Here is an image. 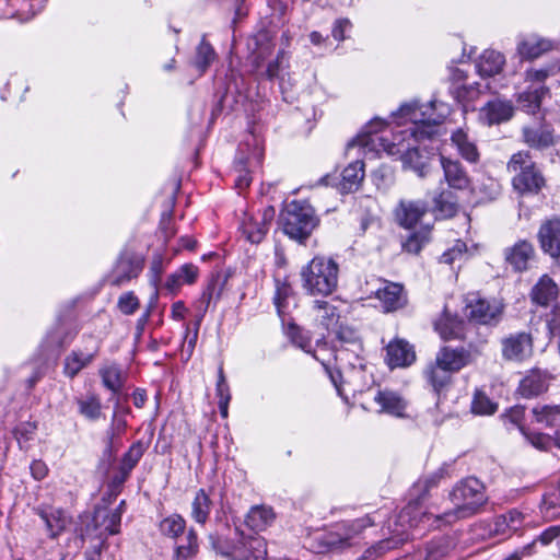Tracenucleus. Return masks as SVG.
Segmentation results:
<instances>
[{
	"mask_svg": "<svg viewBox=\"0 0 560 560\" xmlns=\"http://www.w3.org/2000/svg\"><path fill=\"white\" fill-rule=\"evenodd\" d=\"M498 405L493 402L483 392L476 390L471 401V411L476 415H492L497 411Z\"/></svg>",
	"mask_w": 560,
	"mask_h": 560,
	"instance_id": "13d9d810",
	"label": "nucleus"
},
{
	"mask_svg": "<svg viewBox=\"0 0 560 560\" xmlns=\"http://www.w3.org/2000/svg\"><path fill=\"white\" fill-rule=\"evenodd\" d=\"M212 548L230 560H261L267 556V542L257 534L245 535L237 527L232 539L210 535Z\"/></svg>",
	"mask_w": 560,
	"mask_h": 560,
	"instance_id": "423d86ee",
	"label": "nucleus"
},
{
	"mask_svg": "<svg viewBox=\"0 0 560 560\" xmlns=\"http://www.w3.org/2000/svg\"><path fill=\"white\" fill-rule=\"evenodd\" d=\"M423 376L436 395L447 389L453 380V373L444 365L439 364L436 359L427 364Z\"/></svg>",
	"mask_w": 560,
	"mask_h": 560,
	"instance_id": "bb28decb",
	"label": "nucleus"
},
{
	"mask_svg": "<svg viewBox=\"0 0 560 560\" xmlns=\"http://www.w3.org/2000/svg\"><path fill=\"white\" fill-rule=\"evenodd\" d=\"M501 418L505 425L512 424L513 427H516L521 433L523 434V429H527L524 425V418H525V407L521 405H515L509 409H506L502 415Z\"/></svg>",
	"mask_w": 560,
	"mask_h": 560,
	"instance_id": "bf43d9fd",
	"label": "nucleus"
},
{
	"mask_svg": "<svg viewBox=\"0 0 560 560\" xmlns=\"http://www.w3.org/2000/svg\"><path fill=\"white\" fill-rule=\"evenodd\" d=\"M451 140L464 160L469 163H477L479 161L480 153L477 145L468 139V136L462 129L454 131Z\"/></svg>",
	"mask_w": 560,
	"mask_h": 560,
	"instance_id": "f704fd0d",
	"label": "nucleus"
},
{
	"mask_svg": "<svg viewBox=\"0 0 560 560\" xmlns=\"http://www.w3.org/2000/svg\"><path fill=\"white\" fill-rule=\"evenodd\" d=\"M435 156L433 148L421 147V142L417 145L407 143L406 152L401 155L404 167H409L419 177H425L431 170V162Z\"/></svg>",
	"mask_w": 560,
	"mask_h": 560,
	"instance_id": "4468645a",
	"label": "nucleus"
},
{
	"mask_svg": "<svg viewBox=\"0 0 560 560\" xmlns=\"http://www.w3.org/2000/svg\"><path fill=\"white\" fill-rule=\"evenodd\" d=\"M100 376L103 385L114 395L120 393L125 385V377L121 369L117 364H112L100 370Z\"/></svg>",
	"mask_w": 560,
	"mask_h": 560,
	"instance_id": "ea45409f",
	"label": "nucleus"
},
{
	"mask_svg": "<svg viewBox=\"0 0 560 560\" xmlns=\"http://www.w3.org/2000/svg\"><path fill=\"white\" fill-rule=\"evenodd\" d=\"M529 296L534 304L548 307L557 301L559 287L551 277L542 275L532 288Z\"/></svg>",
	"mask_w": 560,
	"mask_h": 560,
	"instance_id": "a878e982",
	"label": "nucleus"
},
{
	"mask_svg": "<svg viewBox=\"0 0 560 560\" xmlns=\"http://www.w3.org/2000/svg\"><path fill=\"white\" fill-rule=\"evenodd\" d=\"M374 401L380 405L381 412L392 415L394 417L402 418L406 416L408 400L398 392L384 388L380 389Z\"/></svg>",
	"mask_w": 560,
	"mask_h": 560,
	"instance_id": "393cba45",
	"label": "nucleus"
},
{
	"mask_svg": "<svg viewBox=\"0 0 560 560\" xmlns=\"http://www.w3.org/2000/svg\"><path fill=\"white\" fill-rule=\"evenodd\" d=\"M439 364L447 368L453 374L471 364L474 355L470 348L464 346L451 347L444 346L435 354Z\"/></svg>",
	"mask_w": 560,
	"mask_h": 560,
	"instance_id": "dca6fc26",
	"label": "nucleus"
},
{
	"mask_svg": "<svg viewBox=\"0 0 560 560\" xmlns=\"http://www.w3.org/2000/svg\"><path fill=\"white\" fill-rule=\"evenodd\" d=\"M399 114L409 119L412 122L411 126L386 135L383 130L385 128L383 120H371L364 126L361 133L348 142L347 149L353 147L376 149L378 145L390 155H402L407 149V144H405L407 140L420 143L436 133V127L448 116L450 107L438 101H431L424 108L412 103L402 105L399 108Z\"/></svg>",
	"mask_w": 560,
	"mask_h": 560,
	"instance_id": "f257e3e1",
	"label": "nucleus"
},
{
	"mask_svg": "<svg viewBox=\"0 0 560 560\" xmlns=\"http://www.w3.org/2000/svg\"><path fill=\"white\" fill-rule=\"evenodd\" d=\"M454 508L445 512L441 518L451 523L478 514L488 502L486 486L475 477L458 481L450 492Z\"/></svg>",
	"mask_w": 560,
	"mask_h": 560,
	"instance_id": "f03ea898",
	"label": "nucleus"
},
{
	"mask_svg": "<svg viewBox=\"0 0 560 560\" xmlns=\"http://www.w3.org/2000/svg\"><path fill=\"white\" fill-rule=\"evenodd\" d=\"M186 520L178 513H173L159 523L160 533L171 539H177L185 533Z\"/></svg>",
	"mask_w": 560,
	"mask_h": 560,
	"instance_id": "79ce46f5",
	"label": "nucleus"
},
{
	"mask_svg": "<svg viewBox=\"0 0 560 560\" xmlns=\"http://www.w3.org/2000/svg\"><path fill=\"white\" fill-rule=\"evenodd\" d=\"M537 242L541 252L549 256L560 269V218L544 220L537 231Z\"/></svg>",
	"mask_w": 560,
	"mask_h": 560,
	"instance_id": "f8f14e48",
	"label": "nucleus"
},
{
	"mask_svg": "<svg viewBox=\"0 0 560 560\" xmlns=\"http://www.w3.org/2000/svg\"><path fill=\"white\" fill-rule=\"evenodd\" d=\"M143 258L135 252L121 250L109 276V283L120 287L138 278L143 269Z\"/></svg>",
	"mask_w": 560,
	"mask_h": 560,
	"instance_id": "9b49d317",
	"label": "nucleus"
},
{
	"mask_svg": "<svg viewBox=\"0 0 560 560\" xmlns=\"http://www.w3.org/2000/svg\"><path fill=\"white\" fill-rule=\"evenodd\" d=\"M548 373L539 369H532L520 381L517 394L523 398L532 399L548 390Z\"/></svg>",
	"mask_w": 560,
	"mask_h": 560,
	"instance_id": "412c9836",
	"label": "nucleus"
},
{
	"mask_svg": "<svg viewBox=\"0 0 560 560\" xmlns=\"http://www.w3.org/2000/svg\"><path fill=\"white\" fill-rule=\"evenodd\" d=\"M234 172L236 173V176L234 179L235 187L241 192L242 190L246 189L250 185V182H252L249 171L246 167V162L244 160L235 161Z\"/></svg>",
	"mask_w": 560,
	"mask_h": 560,
	"instance_id": "69168bd1",
	"label": "nucleus"
},
{
	"mask_svg": "<svg viewBox=\"0 0 560 560\" xmlns=\"http://www.w3.org/2000/svg\"><path fill=\"white\" fill-rule=\"evenodd\" d=\"M145 448L147 447L142 441L132 443L129 450L124 454L119 466L131 472L143 456Z\"/></svg>",
	"mask_w": 560,
	"mask_h": 560,
	"instance_id": "4d7b16f0",
	"label": "nucleus"
},
{
	"mask_svg": "<svg viewBox=\"0 0 560 560\" xmlns=\"http://www.w3.org/2000/svg\"><path fill=\"white\" fill-rule=\"evenodd\" d=\"M36 514L44 521L49 537H58L67 527L69 521L62 510L54 508L37 509Z\"/></svg>",
	"mask_w": 560,
	"mask_h": 560,
	"instance_id": "c85d7f7f",
	"label": "nucleus"
},
{
	"mask_svg": "<svg viewBox=\"0 0 560 560\" xmlns=\"http://www.w3.org/2000/svg\"><path fill=\"white\" fill-rule=\"evenodd\" d=\"M279 222L289 238L304 244L318 228L320 219L310 202L293 200L281 211Z\"/></svg>",
	"mask_w": 560,
	"mask_h": 560,
	"instance_id": "39448f33",
	"label": "nucleus"
},
{
	"mask_svg": "<svg viewBox=\"0 0 560 560\" xmlns=\"http://www.w3.org/2000/svg\"><path fill=\"white\" fill-rule=\"evenodd\" d=\"M273 209L266 210L261 222H247L244 224V234L253 244H259L268 232V221L273 217Z\"/></svg>",
	"mask_w": 560,
	"mask_h": 560,
	"instance_id": "a19ab883",
	"label": "nucleus"
},
{
	"mask_svg": "<svg viewBox=\"0 0 560 560\" xmlns=\"http://www.w3.org/2000/svg\"><path fill=\"white\" fill-rule=\"evenodd\" d=\"M174 553L175 555H186V556H198V553H199L198 535L194 528L188 529L186 537H185V542L177 545L174 548Z\"/></svg>",
	"mask_w": 560,
	"mask_h": 560,
	"instance_id": "052dcab7",
	"label": "nucleus"
},
{
	"mask_svg": "<svg viewBox=\"0 0 560 560\" xmlns=\"http://www.w3.org/2000/svg\"><path fill=\"white\" fill-rule=\"evenodd\" d=\"M88 340L92 343L90 352L84 353L81 350H73L65 359L63 373L70 378L75 377L81 370L86 368L98 352V341L93 336H88Z\"/></svg>",
	"mask_w": 560,
	"mask_h": 560,
	"instance_id": "5701e85b",
	"label": "nucleus"
},
{
	"mask_svg": "<svg viewBox=\"0 0 560 560\" xmlns=\"http://www.w3.org/2000/svg\"><path fill=\"white\" fill-rule=\"evenodd\" d=\"M416 358L413 346L404 339H395L386 347L385 361L392 370L410 366Z\"/></svg>",
	"mask_w": 560,
	"mask_h": 560,
	"instance_id": "6ab92c4d",
	"label": "nucleus"
},
{
	"mask_svg": "<svg viewBox=\"0 0 560 560\" xmlns=\"http://www.w3.org/2000/svg\"><path fill=\"white\" fill-rule=\"evenodd\" d=\"M79 413L89 421H96L102 416V402L98 396L91 394L77 399Z\"/></svg>",
	"mask_w": 560,
	"mask_h": 560,
	"instance_id": "37998d69",
	"label": "nucleus"
},
{
	"mask_svg": "<svg viewBox=\"0 0 560 560\" xmlns=\"http://www.w3.org/2000/svg\"><path fill=\"white\" fill-rule=\"evenodd\" d=\"M467 253V245L458 240L455 244L442 254L440 261L447 265H453L456 260H462Z\"/></svg>",
	"mask_w": 560,
	"mask_h": 560,
	"instance_id": "e2e57ef3",
	"label": "nucleus"
},
{
	"mask_svg": "<svg viewBox=\"0 0 560 560\" xmlns=\"http://www.w3.org/2000/svg\"><path fill=\"white\" fill-rule=\"evenodd\" d=\"M215 59V51L213 47L202 37L201 42L196 48V56L192 60V66L197 69L199 74L207 71L210 65Z\"/></svg>",
	"mask_w": 560,
	"mask_h": 560,
	"instance_id": "c03bdc74",
	"label": "nucleus"
},
{
	"mask_svg": "<svg viewBox=\"0 0 560 560\" xmlns=\"http://www.w3.org/2000/svg\"><path fill=\"white\" fill-rule=\"evenodd\" d=\"M229 275L222 271H213L211 272L207 285L203 289L206 294H209L210 298L213 299L214 304L220 300L221 294L225 288L228 282Z\"/></svg>",
	"mask_w": 560,
	"mask_h": 560,
	"instance_id": "6e6d98bb",
	"label": "nucleus"
},
{
	"mask_svg": "<svg viewBox=\"0 0 560 560\" xmlns=\"http://www.w3.org/2000/svg\"><path fill=\"white\" fill-rule=\"evenodd\" d=\"M285 335L294 346L301 348L305 352H311L312 334L310 330L304 329L295 323H290L285 328Z\"/></svg>",
	"mask_w": 560,
	"mask_h": 560,
	"instance_id": "49530a36",
	"label": "nucleus"
},
{
	"mask_svg": "<svg viewBox=\"0 0 560 560\" xmlns=\"http://www.w3.org/2000/svg\"><path fill=\"white\" fill-rule=\"evenodd\" d=\"M285 59H287L285 50L284 49L279 50L276 59L269 61L266 70L258 74L260 78H264L269 81L279 79L280 90L283 95H285L287 86H285V74L284 73L281 74V71H283L284 68L288 67V65H285Z\"/></svg>",
	"mask_w": 560,
	"mask_h": 560,
	"instance_id": "72a5a7b5",
	"label": "nucleus"
},
{
	"mask_svg": "<svg viewBox=\"0 0 560 560\" xmlns=\"http://www.w3.org/2000/svg\"><path fill=\"white\" fill-rule=\"evenodd\" d=\"M375 298L386 313L396 312L407 306L408 294L405 287L398 282L383 281V287L375 292Z\"/></svg>",
	"mask_w": 560,
	"mask_h": 560,
	"instance_id": "2eb2a0df",
	"label": "nucleus"
},
{
	"mask_svg": "<svg viewBox=\"0 0 560 560\" xmlns=\"http://www.w3.org/2000/svg\"><path fill=\"white\" fill-rule=\"evenodd\" d=\"M508 172L513 174L512 186L521 195L538 194L545 186L542 173L528 151L514 153L508 162Z\"/></svg>",
	"mask_w": 560,
	"mask_h": 560,
	"instance_id": "0eeeda50",
	"label": "nucleus"
},
{
	"mask_svg": "<svg viewBox=\"0 0 560 560\" xmlns=\"http://www.w3.org/2000/svg\"><path fill=\"white\" fill-rule=\"evenodd\" d=\"M441 478L442 472L436 471L425 478L419 479L413 485L411 494L415 495L416 498L410 500V502L400 511V513L397 516V522L401 528L396 529L397 534L394 537L381 540L377 544V548L380 550L385 551L394 549L406 541V527H413L417 525L418 520L417 516L415 515L416 511L425 500L430 489L438 486Z\"/></svg>",
	"mask_w": 560,
	"mask_h": 560,
	"instance_id": "20e7f679",
	"label": "nucleus"
},
{
	"mask_svg": "<svg viewBox=\"0 0 560 560\" xmlns=\"http://www.w3.org/2000/svg\"><path fill=\"white\" fill-rule=\"evenodd\" d=\"M551 49V43L547 39L529 36L517 45V51L523 59L533 60Z\"/></svg>",
	"mask_w": 560,
	"mask_h": 560,
	"instance_id": "473e14b6",
	"label": "nucleus"
},
{
	"mask_svg": "<svg viewBox=\"0 0 560 560\" xmlns=\"http://www.w3.org/2000/svg\"><path fill=\"white\" fill-rule=\"evenodd\" d=\"M276 291L273 303L279 315H282L288 307L289 299L293 296L294 290L287 279H276Z\"/></svg>",
	"mask_w": 560,
	"mask_h": 560,
	"instance_id": "3c124183",
	"label": "nucleus"
},
{
	"mask_svg": "<svg viewBox=\"0 0 560 560\" xmlns=\"http://www.w3.org/2000/svg\"><path fill=\"white\" fill-rule=\"evenodd\" d=\"M335 335H336V340L340 345V348H346V347L350 346L353 348V351L361 350V348H362L361 339H360L358 331L354 328H352L348 325L340 324L338 326Z\"/></svg>",
	"mask_w": 560,
	"mask_h": 560,
	"instance_id": "864d4df0",
	"label": "nucleus"
},
{
	"mask_svg": "<svg viewBox=\"0 0 560 560\" xmlns=\"http://www.w3.org/2000/svg\"><path fill=\"white\" fill-rule=\"evenodd\" d=\"M372 525H374V521L366 514L360 518L342 522L334 530L323 533L316 539L324 547V551L345 549L350 547L352 540Z\"/></svg>",
	"mask_w": 560,
	"mask_h": 560,
	"instance_id": "6e6552de",
	"label": "nucleus"
},
{
	"mask_svg": "<svg viewBox=\"0 0 560 560\" xmlns=\"http://www.w3.org/2000/svg\"><path fill=\"white\" fill-rule=\"evenodd\" d=\"M430 242V228L424 226L410 233L402 242V248L409 254H419L423 246Z\"/></svg>",
	"mask_w": 560,
	"mask_h": 560,
	"instance_id": "09e8293b",
	"label": "nucleus"
},
{
	"mask_svg": "<svg viewBox=\"0 0 560 560\" xmlns=\"http://www.w3.org/2000/svg\"><path fill=\"white\" fill-rule=\"evenodd\" d=\"M440 163L443 170L444 179L450 188L465 190L470 187V177L458 160L440 155Z\"/></svg>",
	"mask_w": 560,
	"mask_h": 560,
	"instance_id": "aec40b11",
	"label": "nucleus"
},
{
	"mask_svg": "<svg viewBox=\"0 0 560 560\" xmlns=\"http://www.w3.org/2000/svg\"><path fill=\"white\" fill-rule=\"evenodd\" d=\"M469 320L480 325L497 326L504 312V304L495 300L481 298L470 299L466 305Z\"/></svg>",
	"mask_w": 560,
	"mask_h": 560,
	"instance_id": "9d476101",
	"label": "nucleus"
},
{
	"mask_svg": "<svg viewBox=\"0 0 560 560\" xmlns=\"http://www.w3.org/2000/svg\"><path fill=\"white\" fill-rule=\"evenodd\" d=\"M302 288L313 296H327L336 291L339 265L327 256H315L300 271Z\"/></svg>",
	"mask_w": 560,
	"mask_h": 560,
	"instance_id": "7ed1b4c3",
	"label": "nucleus"
},
{
	"mask_svg": "<svg viewBox=\"0 0 560 560\" xmlns=\"http://www.w3.org/2000/svg\"><path fill=\"white\" fill-rule=\"evenodd\" d=\"M466 322L453 316L445 307L441 317L434 322V329L443 340H464L466 338Z\"/></svg>",
	"mask_w": 560,
	"mask_h": 560,
	"instance_id": "4be33fe9",
	"label": "nucleus"
},
{
	"mask_svg": "<svg viewBox=\"0 0 560 560\" xmlns=\"http://www.w3.org/2000/svg\"><path fill=\"white\" fill-rule=\"evenodd\" d=\"M533 422L551 428L560 422V405L537 404L532 408Z\"/></svg>",
	"mask_w": 560,
	"mask_h": 560,
	"instance_id": "c9c22d12",
	"label": "nucleus"
},
{
	"mask_svg": "<svg viewBox=\"0 0 560 560\" xmlns=\"http://www.w3.org/2000/svg\"><path fill=\"white\" fill-rule=\"evenodd\" d=\"M37 430V425L35 422H21L15 427L13 433L21 448L24 447V444L33 439Z\"/></svg>",
	"mask_w": 560,
	"mask_h": 560,
	"instance_id": "338daca9",
	"label": "nucleus"
},
{
	"mask_svg": "<svg viewBox=\"0 0 560 560\" xmlns=\"http://www.w3.org/2000/svg\"><path fill=\"white\" fill-rule=\"evenodd\" d=\"M522 139L529 148L538 151L553 145V131L544 124H534L522 128Z\"/></svg>",
	"mask_w": 560,
	"mask_h": 560,
	"instance_id": "b1692460",
	"label": "nucleus"
},
{
	"mask_svg": "<svg viewBox=\"0 0 560 560\" xmlns=\"http://www.w3.org/2000/svg\"><path fill=\"white\" fill-rule=\"evenodd\" d=\"M523 435L530 445L539 451H548L552 445V436L541 432H530L528 429H523Z\"/></svg>",
	"mask_w": 560,
	"mask_h": 560,
	"instance_id": "680f3d73",
	"label": "nucleus"
},
{
	"mask_svg": "<svg viewBox=\"0 0 560 560\" xmlns=\"http://www.w3.org/2000/svg\"><path fill=\"white\" fill-rule=\"evenodd\" d=\"M504 63L505 58L501 52L487 49L478 58L476 68L480 77L489 78L500 73Z\"/></svg>",
	"mask_w": 560,
	"mask_h": 560,
	"instance_id": "c756f323",
	"label": "nucleus"
},
{
	"mask_svg": "<svg viewBox=\"0 0 560 560\" xmlns=\"http://www.w3.org/2000/svg\"><path fill=\"white\" fill-rule=\"evenodd\" d=\"M255 50L254 51V67L256 70L261 65V61L265 59L267 55L272 51V45H270V36L267 31H260L254 36Z\"/></svg>",
	"mask_w": 560,
	"mask_h": 560,
	"instance_id": "5fc2aeb1",
	"label": "nucleus"
},
{
	"mask_svg": "<svg viewBox=\"0 0 560 560\" xmlns=\"http://www.w3.org/2000/svg\"><path fill=\"white\" fill-rule=\"evenodd\" d=\"M475 189L482 201H493L502 192L500 182L489 175H482Z\"/></svg>",
	"mask_w": 560,
	"mask_h": 560,
	"instance_id": "de8ad7c7",
	"label": "nucleus"
},
{
	"mask_svg": "<svg viewBox=\"0 0 560 560\" xmlns=\"http://www.w3.org/2000/svg\"><path fill=\"white\" fill-rule=\"evenodd\" d=\"M504 261L514 272L527 271L535 259L536 250L528 240H518L503 249Z\"/></svg>",
	"mask_w": 560,
	"mask_h": 560,
	"instance_id": "ddd939ff",
	"label": "nucleus"
},
{
	"mask_svg": "<svg viewBox=\"0 0 560 560\" xmlns=\"http://www.w3.org/2000/svg\"><path fill=\"white\" fill-rule=\"evenodd\" d=\"M532 329L509 332L500 338L501 358L506 362L523 363L534 355Z\"/></svg>",
	"mask_w": 560,
	"mask_h": 560,
	"instance_id": "1a4fd4ad",
	"label": "nucleus"
},
{
	"mask_svg": "<svg viewBox=\"0 0 560 560\" xmlns=\"http://www.w3.org/2000/svg\"><path fill=\"white\" fill-rule=\"evenodd\" d=\"M139 306V299L132 291L122 293L117 302L118 310L125 315H132Z\"/></svg>",
	"mask_w": 560,
	"mask_h": 560,
	"instance_id": "0e129e2a",
	"label": "nucleus"
},
{
	"mask_svg": "<svg viewBox=\"0 0 560 560\" xmlns=\"http://www.w3.org/2000/svg\"><path fill=\"white\" fill-rule=\"evenodd\" d=\"M428 211L429 203L425 200L402 199L395 210V215L400 226L413 229Z\"/></svg>",
	"mask_w": 560,
	"mask_h": 560,
	"instance_id": "f3484780",
	"label": "nucleus"
},
{
	"mask_svg": "<svg viewBox=\"0 0 560 560\" xmlns=\"http://www.w3.org/2000/svg\"><path fill=\"white\" fill-rule=\"evenodd\" d=\"M523 521V514L517 510H511L506 514L498 517L495 523L497 529H501L502 525H505L511 530H516Z\"/></svg>",
	"mask_w": 560,
	"mask_h": 560,
	"instance_id": "774afa93",
	"label": "nucleus"
},
{
	"mask_svg": "<svg viewBox=\"0 0 560 560\" xmlns=\"http://www.w3.org/2000/svg\"><path fill=\"white\" fill-rule=\"evenodd\" d=\"M211 506L210 495L205 489H199L191 503V518L196 523L205 525L209 518Z\"/></svg>",
	"mask_w": 560,
	"mask_h": 560,
	"instance_id": "e433bc0d",
	"label": "nucleus"
},
{
	"mask_svg": "<svg viewBox=\"0 0 560 560\" xmlns=\"http://www.w3.org/2000/svg\"><path fill=\"white\" fill-rule=\"evenodd\" d=\"M549 94V88L546 85L534 86L530 85L517 97L518 106L522 110L528 114H536L541 107L545 96Z\"/></svg>",
	"mask_w": 560,
	"mask_h": 560,
	"instance_id": "7c9ffc66",
	"label": "nucleus"
},
{
	"mask_svg": "<svg viewBox=\"0 0 560 560\" xmlns=\"http://www.w3.org/2000/svg\"><path fill=\"white\" fill-rule=\"evenodd\" d=\"M514 106L511 101L494 98L479 110V119L487 126L499 125L512 118Z\"/></svg>",
	"mask_w": 560,
	"mask_h": 560,
	"instance_id": "a211bd4d",
	"label": "nucleus"
},
{
	"mask_svg": "<svg viewBox=\"0 0 560 560\" xmlns=\"http://www.w3.org/2000/svg\"><path fill=\"white\" fill-rule=\"evenodd\" d=\"M313 310L320 313V324L326 328L330 329L338 323L339 314L336 306L327 301L316 300L313 304Z\"/></svg>",
	"mask_w": 560,
	"mask_h": 560,
	"instance_id": "603ef678",
	"label": "nucleus"
},
{
	"mask_svg": "<svg viewBox=\"0 0 560 560\" xmlns=\"http://www.w3.org/2000/svg\"><path fill=\"white\" fill-rule=\"evenodd\" d=\"M126 421H121L118 423L117 428H109L106 432V446L103 452V458L100 467L104 470V472H107L109 467L112 466L113 462L115 460V454L117 452V448L114 445V439L116 435V431L119 434L121 431L126 428Z\"/></svg>",
	"mask_w": 560,
	"mask_h": 560,
	"instance_id": "a18cd8bd",
	"label": "nucleus"
},
{
	"mask_svg": "<svg viewBox=\"0 0 560 560\" xmlns=\"http://www.w3.org/2000/svg\"><path fill=\"white\" fill-rule=\"evenodd\" d=\"M275 518L276 514L270 506L257 505L249 510L245 523L250 529L260 532L270 526Z\"/></svg>",
	"mask_w": 560,
	"mask_h": 560,
	"instance_id": "2f4dec72",
	"label": "nucleus"
},
{
	"mask_svg": "<svg viewBox=\"0 0 560 560\" xmlns=\"http://www.w3.org/2000/svg\"><path fill=\"white\" fill-rule=\"evenodd\" d=\"M540 510L547 518L560 516V487H553L544 494Z\"/></svg>",
	"mask_w": 560,
	"mask_h": 560,
	"instance_id": "8fccbe9b",
	"label": "nucleus"
},
{
	"mask_svg": "<svg viewBox=\"0 0 560 560\" xmlns=\"http://www.w3.org/2000/svg\"><path fill=\"white\" fill-rule=\"evenodd\" d=\"M71 339L72 337L68 334L56 328L47 335L46 339L42 343V351L45 352L46 357L54 355L57 358L60 351L71 341Z\"/></svg>",
	"mask_w": 560,
	"mask_h": 560,
	"instance_id": "4c0bfd02",
	"label": "nucleus"
},
{
	"mask_svg": "<svg viewBox=\"0 0 560 560\" xmlns=\"http://www.w3.org/2000/svg\"><path fill=\"white\" fill-rule=\"evenodd\" d=\"M433 212L436 218L446 219L452 218L457 212V203L454 196L448 190L439 192L433 198Z\"/></svg>",
	"mask_w": 560,
	"mask_h": 560,
	"instance_id": "58836bf2",
	"label": "nucleus"
},
{
	"mask_svg": "<svg viewBox=\"0 0 560 560\" xmlns=\"http://www.w3.org/2000/svg\"><path fill=\"white\" fill-rule=\"evenodd\" d=\"M364 163L354 161L343 168L337 188L341 194L353 192L359 189L364 178Z\"/></svg>",
	"mask_w": 560,
	"mask_h": 560,
	"instance_id": "cd10ccee",
	"label": "nucleus"
}]
</instances>
